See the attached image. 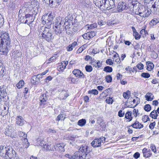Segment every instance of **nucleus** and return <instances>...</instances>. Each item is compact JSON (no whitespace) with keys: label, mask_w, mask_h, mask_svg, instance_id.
<instances>
[{"label":"nucleus","mask_w":159,"mask_h":159,"mask_svg":"<svg viewBox=\"0 0 159 159\" xmlns=\"http://www.w3.org/2000/svg\"><path fill=\"white\" fill-rule=\"evenodd\" d=\"M10 39L9 34L4 32L0 37V54H7L10 48Z\"/></svg>","instance_id":"nucleus-1"},{"label":"nucleus","mask_w":159,"mask_h":159,"mask_svg":"<svg viewBox=\"0 0 159 159\" xmlns=\"http://www.w3.org/2000/svg\"><path fill=\"white\" fill-rule=\"evenodd\" d=\"M0 154L6 159H19V156L13 149L10 146L0 147Z\"/></svg>","instance_id":"nucleus-2"},{"label":"nucleus","mask_w":159,"mask_h":159,"mask_svg":"<svg viewBox=\"0 0 159 159\" xmlns=\"http://www.w3.org/2000/svg\"><path fill=\"white\" fill-rule=\"evenodd\" d=\"M88 147L86 145H81L79 151L72 155V159H89L90 157V151L88 150Z\"/></svg>","instance_id":"nucleus-3"},{"label":"nucleus","mask_w":159,"mask_h":159,"mask_svg":"<svg viewBox=\"0 0 159 159\" xmlns=\"http://www.w3.org/2000/svg\"><path fill=\"white\" fill-rule=\"evenodd\" d=\"M39 32H42L41 34L42 39L48 42H51L54 39L52 31L49 28L46 27L41 26L39 30Z\"/></svg>","instance_id":"nucleus-4"},{"label":"nucleus","mask_w":159,"mask_h":159,"mask_svg":"<svg viewBox=\"0 0 159 159\" xmlns=\"http://www.w3.org/2000/svg\"><path fill=\"white\" fill-rule=\"evenodd\" d=\"M53 19V16L50 14L48 15H43L42 18V24L47 26V28H50V26L52 23Z\"/></svg>","instance_id":"nucleus-5"},{"label":"nucleus","mask_w":159,"mask_h":159,"mask_svg":"<svg viewBox=\"0 0 159 159\" xmlns=\"http://www.w3.org/2000/svg\"><path fill=\"white\" fill-rule=\"evenodd\" d=\"M151 11L150 9L143 6L141 7H139L138 11H136L135 14L140 16L141 17L145 18L149 16L151 14Z\"/></svg>","instance_id":"nucleus-6"},{"label":"nucleus","mask_w":159,"mask_h":159,"mask_svg":"<svg viewBox=\"0 0 159 159\" xmlns=\"http://www.w3.org/2000/svg\"><path fill=\"white\" fill-rule=\"evenodd\" d=\"M95 5L98 7H101L103 6L106 8H108V5L107 3V0H93Z\"/></svg>","instance_id":"nucleus-7"},{"label":"nucleus","mask_w":159,"mask_h":159,"mask_svg":"<svg viewBox=\"0 0 159 159\" xmlns=\"http://www.w3.org/2000/svg\"><path fill=\"white\" fill-rule=\"evenodd\" d=\"M18 135L20 137H23L24 138V146L25 148H27L30 145V143L28 142L27 138V135L25 132L19 131L18 132Z\"/></svg>","instance_id":"nucleus-8"},{"label":"nucleus","mask_w":159,"mask_h":159,"mask_svg":"<svg viewBox=\"0 0 159 159\" xmlns=\"http://www.w3.org/2000/svg\"><path fill=\"white\" fill-rule=\"evenodd\" d=\"M65 145L64 143H57L55 144L53 147L55 151H58L60 152H63L65 151L64 147Z\"/></svg>","instance_id":"nucleus-9"},{"label":"nucleus","mask_w":159,"mask_h":159,"mask_svg":"<svg viewBox=\"0 0 159 159\" xmlns=\"http://www.w3.org/2000/svg\"><path fill=\"white\" fill-rule=\"evenodd\" d=\"M72 73L77 77L79 78H84L85 77L83 73L79 70L77 69H74L72 71Z\"/></svg>","instance_id":"nucleus-10"},{"label":"nucleus","mask_w":159,"mask_h":159,"mask_svg":"<svg viewBox=\"0 0 159 159\" xmlns=\"http://www.w3.org/2000/svg\"><path fill=\"white\" fill-rule=\"evenodd\" d=\"M63 25H53V29L54 31L56 34H60L63 29Z\"/></svg>","instance_id":"nucleus-11"},{"label":"nucleus","mask_w":159,"mask_h":159,"mask_svg":"<svg viewBox=\"0 0 159 159\" xmlns=\"http://www.w3.org/2000/svg\"><path fill=\"white\" fill-rule=\"evenodd\" d=\"M95 35L94 31L88 32L82 35L83 38L85 39L89 40Z\"/></svg>","instance_id":"nucleus-12"},{"label":"nucleus","mask_w":159,"mask_h":159,"mask_svg":"<svg viewBox=\"0 0 159 159\" xmlns=\"http://www.w3.org/2000/svg\"><path fill=\"white\" fill-rule=\"evenodd\" d=\"M129 7L128 6H126L124 2H121L118 3L117 9L119 12H121L123 10L127 9Z\"/></svg>","instance_id":"nucleus-13"},{"label":"nucleus","mask_w":159,"mask_h":159,"mask_svg":"<svg viewBox=\"0 0 159 159\" xmlns=\"http://www.w3.org/2000/svg\"><path fill=\"white\" fill-rule=\"evenodd\" d=\"M64 18L61 17H57L56 19L55 22L54 23V25H63V24H65V23L64 22Z\"/></svg>","instance_id":"nucleus-14"},{"label":"nucleus","mask_w":159,"mask_h":159,"mask_svg":"<svg viewBox=\"0 0 159 159\" xmlns=\"http://www.w3.org/2000/svg\"><path fill=\"white\" fill-rule=\"evenodd\" d=\"M142 152L143 157L145 158H149L152 155L151 151L150 150H148L147 148H145L142 150Z\"/></svg>","instance_id":"nucleus-15"},{"label":"nucleus","mask_w":159,"mask_h":159,"mask_svg":"<svg viewBox=\"0 0 159 159\" xmlns=\"http://www.w3.org/2000/svg\"><path fill=\"white\" fill-rule=\"evenodd\" d=\"M25 123V121L22 116H18L16 118V123L19 126H22Z\"/></svg>","instance_id":"nucleus-16"},{"label":"nucleus","mask_w":159,"mask_h":159,"mask_svg":"<svg viewBox=\"0 0 159 159\" xmlns=\"http://www.w3.org/2000/svg\"><path fill=\"white\" fill-rule=\"evenodd\" d=\"M130 126H132L135 129H140L143 127V125L136 120Z\"/></svg>","instance_id":"nucleus-17"},{"label":"nucleus","mask_w":159,"mask_h":159,"mask_svg":"<svg viewBox=\"0 0 159 159\" xmlns=\"http://www.w3.org/2000/svg\"><path fill=\"white\" fill-rule=\"evenodd\" d=\"M40 105L42 106L43 105L46 104V102L48 100V98L47 97L46 94H43L40 96Z\"/></svg>","instance_id":"nucleus-18"},{"label":"nucleus","mask_w":159,"mask_h":159,"mask_svg":"<svg viewBox=\"0 0 159 159\" xmlns=\"http://www.w3.org/2000/svg\"><path fill=\"white\" fill-rule=\"evenodd\" d=\"M132 112L131 111H128L125 113V117L127 120V122H130L132 120L133 117L132 116Z\"/></svg>","instance_id":"nucleus-19"},{"label":"nucleus","mask_w":159,"mask_h":159,"mask_svg":"<svg viewBox=\"0 0 159 159\" xmlns=\"http://www.w3.org/2000/svg\"><path fill=\"white\" fill-rule=\"evenodd\" d=\"M135 99H134L132 101H131L130 103H133L134 104H135V105H133L132 104L131 105H128V107H129L134 108L135 107L139 102V99L137 97H135Z\"/></svg>","instance_id":"nucleus-20"},{"label":"nucleus","mask_w":159,"mask_h":159,"mask_svg":"<svg viewBox=\"0 0 159 159\" xmlns=\"http://www.w3.org/2000/svg\"><path fill=\"white\" fill-rule=\"evenodd\" d=\"M153 3L152 7L154 9L153 13H155L159 7V0H154Z\"/></svg>","instance_id":"nucleus-21"},{"label":"nucleus","mask_w":159,"mask_h":159,"mask_svg":"<svg viewBox=\"0 0 159 159\" xmlns=\"http://www.w3.org/2000/svg\"><path fill=\"white\" fill-rule=\"evenodd\" d=\"M100 141L98 139H95L92 142L91 145L94 148L100 147L101 144Z\"/></svg>","instance_id":"nucleus-22"},{"label":"nucleus","mask_w":159,"mask_h":159,"mask_svg":"<svg viewBox=\"0 0 159 159\" xmlns=\"http://www.w3.org/2000/svg\"><path fill=\"white\" fill-rule=\"evenodd\" d=\"M145 97L147 101H151L154 99V96L152 93L148 92L145 96Z\"/></svg>","instance_id":"nucleus-23"},{"label":"nucleus","mask_w":159,"mask_h":159,"mask_svg":"<svg viewBox=\"0 0 159 159\" xmlns=\"http://www.w3.org/2000/svg\"><path fill=\"white\" fill-rule=\"evenodd\" d=\"M107 3L108 5V8H106L107 10H109L115 7L114 2L113 0H107Z\"/></svg>","instance_id":"nucleus-24"},{"label":"nucleus","mask_w":159,"mask_h":159,"mask_svg":"<svg viewBox=\"0 0 159 159\" xmlns=\"http://www.w3.org/2000/svg\"><path fill=\"white\" fill-rule=\"evenodd\" d=\"M139 3V2L136 0H129L128 1V7H130L132 6L133 7H134Z\"/></svg>","instance_id":"nucleus-25"},{"label":"nucleus","mask_w":159,"mask_h":159,"mask_svg":"<svg viewBox=\"0 0 159 159\" xmlns=\"http://www.w3.org/2000/svg\"><path fill=\"white\" fill-rule=\"evenodd\" d=\"M21 52L18 50H16L14 52L12 56L15 59H17L19 58L20 57H21Z\"/></svg>","instance_id":"nucleus-26"},{"label":"nucleus","mask_w":159,"mask_h":159,"mask_svg":"<svg viewBox=\"0 0 159 159\" xmlns=\"http://www.w3.org/2000/svg\"><path fill=\"white\" fill-rule=\"evenodd\" d=\"M15 2L12 1H10L7 5L8 9L10 10H13L15 8Z\"/></svg>","instance_id":"nucleus-27"},{"label":"nucleus","mask_w":159,"mask_h":159,"mask_svg":"<svg viewBox=\"0 0 159 159\" xmlns=\"http://www.w3.org/2000/svg\"><path fill=\"white\" fill-rule=\"evenodd\" d=\"M146 65L147 66V69L149 71H150L153 69L154 65L151 61H148L146 62Z\"/></svg>","instance_id":"nucleus-28"},{"label":"nucleus","mask_w":159,"mask_h":159,"mask_svg":"<svg viewBox=\"0 0 159 159\" xmlns=\"http://www.w3.org/2000/svg\"><path fill=\"white\" fill-rule=\"evenodd\" d=\"M39 80V79H38L35 75H34L32 77L31 82L33 84H38Z\"/></svg>","instance_id":"nucleus-29"},{"label":"nucleus","mask_w":159,"mask_h":159,"mask_svg":"<svg viewBox=\"0 0 159 159\" xmlns=\"http://www.w3.org/2000/svg\"><path fill=\"white\" fill-rule=\"evenodd\" d=\"M149 116L152 118L157 119L158 114L156 110H153L150 114Z\"/></svg>","instance_id":"nucleus-30"},{"label":"nucleus","mask_w":159,"mask_h":159,"mask_svg":"<svg viewBox=\"0 0 159 159\" xmlns=\"http://www.w3.org/2000/svg\"><path fill=\"white\" fill-rule=\"evenodd\" d=\"M131 92L129 91L128 90L123 93V96L125 98L127 99L129 98V97L131 96Z\"/></svg>","instance_id":"nucleus-31"},{"label":"nucleus","mask_w":159,"mask_h":159,"mask_svg":"<svg viewBox=\"0 0 159 159\" xmlns=\"http://www.w3.org/2000/svg\"><path fill=\"white\" fill-rule=\"evenodd\" d=\"M5 69L3 67L2 64H0V76H3L5 74Z\"/></svg>","instance_id":"nucleus-32"},{"label":"nucleus","mask_w":159,"mask_h":159,"mask_svg":"<svg viewBox=\"0 0 159 159\" xmlns=\"http://www.w3.org/2000/svg\"><path fill=\"white\" fill-rule=\"evenodd\" d=\"M86 123V120L85 119H81L78 121V125L81 126L84 125Z\"/></svg>","instance_id":"nucleus-33"},{"label":"nucleus","mask_w":159,"mask_h":159,"mask_svg":"<svg viewBox=\"0 0 159 159\" xmlns=\"http://www.w3.org/2000/svg\"><path fill=\"white\" fill-rule=\"evenodd\" d=\"M56 0H49V5L51 7L57 6V5L56 4Z\"/></svg>","instance_id":"nucleus-34"},{"label":"nucleus","mask_w":159,"mask_h":159,"mask_svg":"<svg viewBox=\"0 0 159 159\" xmlns=\"http://www.w3.org/2000/svg\"><path fill=\"white\" fill-rule=\"evenodd\" d=\"M113 60H115V61L117 63L119 62L120 61L119 56L117 53L114 55L113 57Z\"/></svg>","instance_id":"nucleus-35"},{"label":"nucleus","mask_w":159,"mask_h":159,"mask_svg":"<svg viewBox=\"0 0 159 159\" xmlns=\"http://www.w3.org/2000/svg\"><path fill=\"white\" fill-rule=\"evenodd\" d=\"M7 94L6 90L5 89H2V90H0V95L1 97L4 98L6 97Z\"/></svg>","instance_id":"nucleus-36"},{"label":"nucleus","mask_w":159,"mask_h":159,"mask_svg":"<svg viewBox=\"0 0 159 159\" xmlns=\"http://www.w3.org/2000/svg\"><path fill=\"white\" fill-rule=\"evenodd\" d=\"M87 28L89 29H91L95 28H96L97 26V25L96 23H94L91 25H86Z\"/></svg>","instance_id":"nucleus-37"},{"label":"nucleus","mask_w":159,"mask_h":159,"mask_svg":"<svg viewBox=\"0 0 159 159\" xmlns=\"http://www.w3.org/2000/svg\"><path fill=\"white\" fill-rule=\"evenodd\" d=\"M103 71L107 72H111L112 71V69L110 66H107L104 68Z\"/></svg>","instance_id":"nucleus-38"},{"label":"nucleus","mask_w":159,"mask_h":159,"mask_svg":"<svg viewBox=\"0 0 159 159\" xmlns=\"http://www.w3.org/2000/svg\"><path fill=\"white\" fill-rule=\"evenodd\" d=\"M24 82L23 80H20L19 82L16 84V86L18 89L21 88L24 85Z\"/></svg>","instance_id":"nucleus-39"},{"label":"nucleus","mask_w":159,"mask_h":159,"mask_svg":"<svg viewBox=\"0 0 159 159\" xmlns=\"http://www.w3.org/2000/svg\"><path fill=\"white\" fill-rule=\"evenodd\" d=\"M151 109V106L148 104L145 105L144 107V110L146 111H149Z\"/></svg>","instance_id":"nucleus-40"},{"label":"nucleus","mask_w":159,"mask_h":159,"mask_svg":"<svg viewBox=\"0 0 159 159\" xmlns=\"http://www.w3.org/2000/svg\"><path fill=\"white\" fill-rule=\"evenodd\" d=\"M63 95L64 97L62 98V99H65L68 96V94H67L66 92L65 91H63L61 93L60 96L61 97V96Z\"/></svg>","instance_id":"nucleus-41"},{"label":"nucleus","mask_w":159,"mask_h":159,"mask_svg":"<svg viewBox=\"0 0 159 159\" xmlns=\"http://www.w3.org/2000/svg\"><path fill=\"white\" fill-rule=\"evenodd\" d=\"M98 92L96 89H92L89 90L88 91V93L89 94H93L94 95H97Z\"/></svg>","instance_id":"nucleus-42"},{"label":"nucleus","mask_w":159,"mask_h":159,"mask_svg":"<svg viewBox=\"0 0 159 159\" xmlns=\"http://www.w3.org/2000/svg\"><path fill=\"white\" fill-rule=\"evenodd\" d=\"M106 81L107 83H110L112 81V77L110 75H107L105 77Z\"/></svg>","instance_id":"nucleus-43"},{"label":"nucleus","mask_w":159,"mask_h":159,"mask_svg":"<svg viewBox=\"0 0 159 159\" xmlns=\"http://www.w3.org/2000/svg\"><path fill=\"white\" fill-rule=\"evenodd\" d=\"M66 67L61 63V64L58 67V70L59 71H63Z\"/></svg>","instance_id":"nucleus-44"},{"label":"nucleus","mask_w":159,"mask_h":159,"mask_svg":"<svg viewBox=\"0 0 159 159\" xmlns=\"http://www.w3.org/2000/svg\"><path fill=\"white\" fill-rule=\"evenodd\" d=\"M133 115L134 116L136 117L137 116L139 115V110L138 109H134L133 111Z\"/></svg>","instance_id":"nucleus-45"},{"label":"nucleus","mask_w":159,"mask_h":159,"mask_svg":"<svg viewBox=\"0 0 159 159\" xmlns=\"http://www.w3.org/2000/svg\"><path fill=\"white\" fill-rule=\"evenodd\" d=\"M86 70L88 72H91L93 70L92 67L91 66L89 65H86L85 67Z\"/></svg>","instance_id":"nucleus-46"},{"label":"nucleus","mask_w":159,"mask_h":159,"mask_svg":"<svg viewBox=\"0 0 159 159\" xmlns=\"http://www.w3.org/2000/svg\"><path fill=\"white\" fill-rule=\"evenodd\" d=\"M149 119L148 116L147 115L143 116L142 118V120L144 123L147 122Z\"/></svg>","instance_id":"nucleus-47"},{"label":"nucleus","mask_w":159,"mask_h":159,"mask_svg":"<svg viewBox=\"0 0 159 159\" xmlns=\"http://www.w3.org/2000/svg\"><path fill=\"white\" fill-rule=\"evenodd\" d=\"M150 147L153 152L155 153H157L156 148L154 144H151L150 145Z\"/></svg>","instance_id":"nucleus-48"},{"label":"nucleus","mask_w":159,"mask_h":159,"mask_svg":"<svg viewBox=\"0 0 159 159\" xmlns=\"http://www.w3.org/2000/svg\"><path fill=\"white\" fill-rule=\"evenodd\" d=\"M65 119V117L64 118V115L60 114L57 116V120L59 121L60 120H64Z\"/></svg>","instance_id":"nucleus-49"},{"label":"nucleus","mask_w":159,"mask_h":159,"mask_svg":"<svg viewBox=\"0 0 159 159\" xmlns=\"http://www.w3.org/2000/svg\"><path fill=\"white\" fill-rule=\"evenodd\" d=\"M141 76L143 78H148L150 77V75L148 73H143L141 74Z\"/></svg>","instance_id":"nucleus-50"},{"label":"nucleus","mask_w":159,"mask_h":159,"mask_svg":"<svg viewBox=\"0 0 159 159\" xmlns=\"http://www.w3.org/2000/svg\"><path fill=\"white\" fill-rule=\"evenodd\" d=\"M78 79L74 78L72 77L71 79V82H70V83L71 84H76L78 83Z\"/></svg>","instance_id":"nucleus-51"},{"label":"nucleus","mask_w":159,"mask_h":159,"mask_svg":"<svg viewBox=\"0 0 159 159\" xmlns=\"http://www.w3.org/2000/svg\"><path fill=\"white\" fill-rule=\"evenodd\" d=\"M107 103L109 104H111L113 102V100L112 98L110 97L107 98L106 100Z\"/></svg>","instance_id":"nucleus-52"},{"label":"nucleus","mask_w":159,"mask_h":159,"mask_svg":"<svg viewBox=\"0 0 159 159\" xmlns=\"http://www.w3.org/2000/svg\"><path fill=\"white\" fill-rule=\"evenodd\" d=\"M25 17H24V16H20V20L21 22L22 23H25L26 24L27 23L28 21V20H26L25 22H24V21L25 20Z\"/></svg>","instance_id":"nucleus-53"},{"label":"nucleus","mask_w":159,"mask_h":159,"mask_svg":"<svg viewBox=\"0 0 159 159\" xmlns=\"http://www.w3.org/2000/svg\"><path fill=\"white\" fill-rule=\"evenodd\" d=\"M133 35L134 36L136 40H138L140 38V35L137 32L133 33Z\"/></svg>","instance_id":"nucleus-54"},{"label":"nucleus","mask_w":159,"mask_h":159,"mask_svg":"<svg viewBox=\"0 0 159 159\" xmlns=\"http://www.w3.org/2000/svg\"><path fill=\"white\" fill-rule=\"evenodd\" d=\"M47 151H50L53 150V151L54 150V148H53V147L51 145H48V144L47 145Z\"/></svg>","instance_id":"nucleus-55"},{"label":"nucleus","mask_w":159,"mask_h":159,"mask_svg":"<svg viewBox=\"0 0 159 159\" xmlns=\"http://www.w3.org/2000/svg\"><path fill=\"white\" fill-rule=\"evenodd\" d=\"M106 63L107 64H108L110 65H112L113 64V62L112 61V60L110 59H107L106 61Z\"/></svg>","instance_id":"nucleus-56"},{"label":"nucleus","mask_w":159,"mask_h":159,"mask_svg":"<svg viewBox=\"0 0 159 159\" xmlns=\"http://www.w3.org/2000/svg\"><path fill=\"white\" fill-rule=\"evenodd\" d=\"M45 142L43 140H38L37 141V144H38L41 146H43L45 144Z\"/></svg>","instance_id":"nucleus-57"},{"label":"nucleus","mask_w":159,"mask_h":159,"mask_svg":"<svg viewBox=\"0 0 159 159\" xmlns=\"http://www.w3.org/2000/svg\"><path fill=\"white\" fill-rule=\"evenodd\" d=\"M125 114L124 111L123 112L122 110H120L118 112V115L120 117H122Z\"/></svg>","instance_id":"nucleus-58"},{"label":"nucleus","mask_w":159,"mask_h":159,"mask_svg":"<svg viewBox=\"0 0 159 159\" xmlns=\"http://www.w3.org/2000/svg\"><path fill=\"white\" fill-rule=\"evenodd\" d=\"M137 67L139 70H142L143 68V65L141 63H140L137 65Z\"/></svg>","instance_id":"nucleus-59"},{"label":"nucleus","mask_w":159,"mask_h":159,"mask_svg":"<svg viewBox=\"0 0 159 159\" xmlns=\"http://www.w3.org/2000/svg\"><path fill=\"white\" fill-rule=\"evenodd\" d=\"M155 124L156 123L155 121L151 123L149 125L150 129H152L154 128V126L155 125Z\"/></svg>","instance_id":"nucleus-60"},{"label":"nucleus","mask_w":159,"mask_h":159,"mask_svg":"<svg viewBox=\"0 0 159 159\" xmlns=\"http://www.w3.org/2000/svg\"><path fill=\"white\" fill-rule=\"evenodd\" d=\"M97 62V60H96L94 59H93L91 61V64L93 66H95V67L96 68V62Z\"/></svg>","instance_id":"nucleus-61"},{"label":"nucleus","mask_w":159,"mask_h":159,"mask_svg":"<svg viewBox=\"0 0 159 159\" xmlns=\"http://www.w3.org/2000/svg\"><path fill=\"white\" fill-rule=\"evenodd\" d=\"M98 25H102L106 24L105 22L101 20H98Z\"/></svg>","instance_id":"nucleus-62"},{"label":"nucleus","mask_w":159,"mask_h":159,"mask_svg":"<svg viewBox=\"0 0 159 159\" xmlns=\"http://www.w3.org/2000/svg\"><path fill=\"white\" fill-rule=\"evenodd\" d=\"M154 2V0H144V2L145 3L147 4L151 3L152 4Z\"/></svg>","instance_id":"nucleus-63"},{"label":"nucleus","mask_w":159,"mask_h":159,"mask_svg":"<svg viewBox=\"0 0 159 159\" xmlns=\"http://www.w3.org/2000/svg\"><path fill=\"white\" fill-rule=\"evenodd\" d=\"M96 64V68H99L102 66V62H101L99 60H97Z\"/></svg>","instance_id":"nucleus-64"}]
</instances>
